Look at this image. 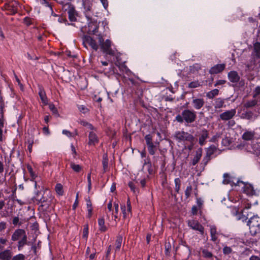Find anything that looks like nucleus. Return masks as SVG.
<instances>
[{
  "label": "nucleus",
  "mask_w": 260,
  "mask_h": 260,
  "mask_svg": "<svg viewBox=\"0 0 260 260\" xmlns=\"http://www.w3.org/2000/svg\"><path fill=\"white\" fill-rule=\"evenodd\" d=\"M197 118L195 111L193 110L185 109L182 111L181 114H178L176 116V120L180 123L184 121L188 123L193 122Z\"/></svg>",
  "instance_id": "f257e3e1"
},
{
  "label": "nucleus",
  "mask_w": 260,
  "mask_h": 260,
  "mask_svg": "<svg viewBox=\"0 0 260 260\" xmlns=\"http://www.w3.org/2000/svg\"><path fill=\"white\" fill-rule=\"evenodd\" d=\"M98 40L101 49L104 53L111 56L115 55V50L111 48L112 42L110 40L107 39L104 41L103 36L101 35H99Z\"/></svg>",
  "instance_id": "f03ea898"
},
{
  "label": "nucleus",
  "mask_w": 260,
  "mask_h": 260,
  "mask_svg": "<svg viewBox=\"0 0 260 260\" xmlns=\"http://www.w3.org/2000/svg\"><path fill=\"white\" fill-rule=\"evenodd\" d=\"M40 193V191H38L36 192L34 198L36 201L42 204V206H45L46 208H48L50 206L53 199L52 194L50 191H46L44 192L42 196L40 197L39 196Z\"/></svg>",
  "instance_id": "7ed1b4c3"
},
{
  "label": "nucleus",
  "mask_w": 260,
  "mask_h": 260,
  "mask_svg": "<svg viewBox=\"0 0 260 260\" xmlns=\"http://www.w3.org/2000/svg\"><path fill=\"white\" fill-rule=\"evenodd\" d=\"M250 232L252 235H255L260 233V218L257 216H253L248 221Z\"/></svg>",
  "instance_id": "20e7f679"
},
{
  "label": "nucleus",
  "mask_w": 260,
  "mask_h": 260,
  "mask_svg": "<svg viewBox=\"0 0 260 260\" xmlns=\"http://www.w3.org/2000/svg\"><path fill=\"white\" fill-rule=\"evenodd\" d=\"M174 137L179 142L184 141L192 142L194 140V137L192 135L183 131L176 132Z\"/></svg>",
  "instance_id": "39448f33"
},
{
  "label": "nucleus",
  "mask_w": 260,
  "mask_h": 260,
  "mask_svg": "<svg viewBox=\"0 0 260 260\" xmlns=\"http://www.w3.org/2000/svg\"><path fill=\"white\" fill-rule=\"evenodd\" d=\"M83 44L86 48L87 45H89L95 51H97L99 48L96 41L89 36H84L83 37Z\"/></svg>",
  "instance_id": "423d86ee"
},
{
  "label": "nucleus",
  "mask_w": 260,
  "mask_h": 260,
  "mask_svg": "<svg viewBox=\"0 0 260 260\" xmlns=\"http://www.w3.org/2000/svg\"><path fill=\"white\" fill-rule=\"evenodd\" d=\"M236 113L235 109L226 110L219 115V118L222 121H228L231 120L235 116Z\"/></svg>",
  "instance_id": "0eeeda50"
},
{
  "label": "nucleus",
  "mask_w": 260,
  "mask_h": 260,
  "mask_svg": "<svg viewBox=\"0 0 260 260\" xmlns=\"http://www.w3.org/2000/svg\"><path fill=\"white\" fill-rule=\"evenodd\" d=\"M188 226L192 229L198 231L202 235L204 233V228L201 225L198 220H190L188 221Z\"/></svg>",
  "instance_id": "6e6552de"
},
{
  "label": "nucleus",
  "mask_w": 260,
  "mask_h": 260,
  "mask_svg": "<svg viewBox=\"0 0 260 260\" xmlns=\"http://www.w3.org/2000/svg\"><path fill=\"white\" fill-rule=\"evenodd\" d=\"M68 7V13L69 15V19L71 21H75L76 20V16L77 13L75 10L74 6L71 3H68L66 5Z\"/></svg>",
  "instance_id": "1a4fd4ad"
},
{
  "label": "nucleus",
  "mask_w": 260,
  "mask_h": 260,
  "mask_svg": "<svg viewBox=\"0 0 260 260\" xmlns=\"http://www.w3.org/2000/svg\"><path fill=\"white\" fill-rule=\"evenodd\" d=\"M199 144L203 146L206 143V140L209 138V131L206 129H202L199 134Z\"/></svg>",
  "instance_id": "9d476101"
},
{
  "label": "nucleus",
  "mask_w": 260,
  "mask_h": 260,
  "mask_svg": "<svg viewBox=\"0 0 260 260\" xmlns=\"http://www.w3.org/2000/svg\"><path fill=\"white\" fill-rule=\"evenodd\" d=\"M205 102L203 99L192 98V104L196 110L201 109L204 105Z\"/></svg>",
  "instance_id": "9b49d317"
},
{
  "label": "nucleus",
  "mask_w": 260,
  "mask_h": 260,
  "mask_svg": "<svg viewBox=\"0 0 260 260\" xmlns=\"http://www.w3.org/2000/svg\"><path fill=\"white\" fill-rule=\"evenodd\" d=\"M225 67V64L224 63L216 64L210 69L209 73L211 74H216L219 73L224 70Z\"/></svg>",
  "instance_id": "f8f14e48"
},
{
  "label": "nucleus",
  "mask_w": 260,
  "mask_h": 260,
  "mask_svg": "<svg viewBox=\"0 0 260 260\" xmlns=\"http://www.w3.org/2000/svg\"><path fill=\"white\" fill-rule=\"evenodd\" d=\"M26 234L25 231L23 229L16 230L12 235V240L13 241H17L21 238Z\"/></svg>",
  "instance_id": "ddd939ff"
},
{
  "label": "nucleus",
  "mask_w": 260,
  "mask_h": 260,
  "mask_svg": "<svg viewBox=\"0 0 260 260\" xmlns=\"http://www.w3.org/2000/svg\"><path fill=\"white\" fill-rule=\"evenodd\" d=\"M12 256V251L10 249H6L0 253L1 260H10Z\"/></svg>",
  "instance_id": "4468645a"
},
{
  "label": "nucleus",
  "mask_w": 260,
  "mask_h": 260,
  "mask_svg": "<svg viewBox=\"0 0 260 260\" xmlns=\"http://www.w3.org/2000/svg\"><path fill=\"white\" fill-rule=\"evenodd\" d=\"M228 77L230 81L233 83H237L240 79L238 73L235 71L230 72L228 74Z\"/></svg>",
  "instance_id": "2eb2a0df"
},
{
  "label": "nucleus",
  "mask_w": 260,
  "mask_h": 260,
  "mask_svg": "<svg viewBox=\"0 0 260 260\" xmlns=\"http://www.w3.org/2000/svg\"><path fill=\"white\" fill-rule=\"evenodd\" d=\"M203 153V149L201 148H199L196 152V154L192 159V165L195 166L200 160Z\"/></svg>",
  "instance_id": "dca6fc26"
},
{
  "label": "nucleus",
  "mask_w": 260,
  "mask_h": 260,
  "mask_svg": "<svg viewBox=\"0 0 260 260\" xmlns=\"http://www.w3.org/2000/svg\"><path fill=\"white\" fill-rule=\"evenodd\" d=\"M255 135L254 131H246L242 135V138L245 141H251L254 139Z\"/></svg>",
  "instance_id": "f3484780"
},
{
  "label": "nucleus",
  "mask_w": 260,
  "mask_h": 260,
  "mask_svg": "<svg viewBox=\"0 0 260 260\" xmlns=\"http://www.w3.org/2000/svg\"><path fill=\"white\" fill-rule=\"evenodd\" d=\"M244 192L248 195L253 196L255 194V190L253 186L250 184H245L244 187Z\"/></svg>",
  "instance_id": "a211bd4d"
},
{
  "label": "nucleus",
  "mask_w": 260,
  "mask_h": 260,
  "mask_svg": "<svg viewBox=\"0 0 260 260\" xmlns=\"http://www.w3.org/2000/svg\"><path fill=\"white\" fill-rule=\"evenodd\" d=\"M224 99L219 98L214 100V103L213 104V105L214 106L215 109H220L222 107H225V106L224 105Z\"/></svg>",
  "instance_id": "6ab92c4d"
},
{
  "label": "nucleus",
  "mask_w": 260,
  "mask_h": 260,
  "mask_svg": "<svg viewBox=\"0 0 260 260\" xmlns=\"http://www.w3.org/2000/svg\"><path fill=\"white\" fill-rule=\"evenodd\" d=\"M39 94L42 103L45 105L48 104V100L46 92L42 86L39 87Z\"/></svg>",
  "instance_id": "aec40b11"
},
{
  "label": "nucleus",
  "mask_w": 260,
  "mask_h": 260,
  "mask_svg": "<svg viewBox=\"0 0 260 260\" xmlns=\"http://www.w3.org/2000/svg\"><path fill=\"white\" fill-rule=\"evenodd\" d=\"M89 145H95L99 141L96 135L93 132H91L89 135Z\"/></svg>",
  "instance_id": "412c9836"
},
{
  "label": "nucleus",
  "mask_w": 260,
  "mask_h": 260,
  "mask_svg": "<svg viewBox=\"0 0 260 260\" xmlns=\"http://www.w3.org/2000/svg\"><path fill=\"white\" fill-rule=\"evenodd\" d=\"M210 235L211 237V240L215 242L218 238V233L215 225H212L210 227Z\"/></svg>",
  "instance_id": "4be33fe9"
},
{
  "label": "nucleus",
  "mask_w": 260,
  "mask_h": 260,
  "mask_svg": "<svg viewBox=\"0 0 260 260\" xmlns=\"http://www.w3.org/2000/svg\"><path fill=\"white\" fill-rule=\"evenodd\" d=\"M88 33L89 34H95L99 28L96 23L91 22L88 24Z\"/></svg>",
  "instance_id": "5701e85b"
},
{
  "label": "nucleus",
  "mask_w": 260,
  "mask_h": 260,
  "mask_svg": "<svg viewBox=\"0 0 260 260\" xmlns=\"http://www.w3.org/2000/svg\"><path fill=\"white\" fill-rule=\"evenodd\" d=\"M98 224L99 225V230L102 232H105L107 230V228L105 225V220L103 217H101L98 220Z\"/></svg>",
  "instance_id": "b1692460"
},
{
  "label": "nucleus",
  "mask_w": 260,
  "mask_h": 260,
  "mask_svg": "<svg viewBox=\"0 0 260 260\" xmlns=\"http://www.w3.org/2000/svg\"><path fill=\"white\" fill-rule=\"evenodd\" d=\"M159 144V143H155V144L152 143L150 145H147L148 148V151L150 154L154 155L157 150V145Z\"/></svg>",
  "instance_id": "393cba45"
},
{
  "label": "nucleus",
  "mask_w": 260,
  "mask_h": 260,
  "mask_svg": "<svg viewBox=\"0 0 260 260\" xmlns=\"http://www.w3.org/2000/svg\"><path fill=\"white\" fill-rule=\"evenodd\" d=\"M102 164L103 171L104 172H106L107 171L108 167V158L107 154H104L103 156Z\"/></svg>",
  "instance_id": "a878e982"
},
{
  "label": "nucleus",
  "mask_w": 260,
  "mask_h": 260,
  "mask_svg": "<svg viewBox=\"0 0 260 260\" xmlns=\"http://www.w3.org/2000/svg\"><path fill=\"white\" fill-rule=\"evenodd\" d=\"M27 243V235L25 234L23 236L21 240L19 241L18 244V248L20 250Z\"/></svg>",
  "instance_id": "bb28decb"
},
{
  "label": "nucleus",
  "mask_w": 260,
  "mask_h": 260,
  "mask_svg": "<svg viewBox=\"0 0 260 260\" xmlns=\"http://www.w3.org/2000/svg\"><path fill=\"white\" fill-rule=\"evenodd\" d=\"M219 93V90L217 89H214L206 94V96L209 99H213L215 96L217 95Z\"/></svg>",
  "instance_id": "cd10ccee"
},
{
  "label": "nucleus",
  "mask_w": 260,
  "mask_h": 260,
  "mask_svg": "<svg viewBox=\"0 0 260 260\" xmlns=\"http://www.w3.org/2000/svg\"><path fill=\"white\" fill-rule=\"evenodd\" d=\"M217 150V147L215 145H211L207 149L206 154L211 156Z\"/></svg>",
  "instance_id": "c85d7f7f"
},
{
  "label": "nucleus",
  "mask_w": 260,
  "mask_h": 260,
  "mask_svg": "<svg viewBox=\"0 0 260 260\" xmlns=\"http://www.w3.org/2000/svg\"><path fill=\"white\" fill-rule=\"evenodd\" d=\"M257 101L256 100L247 101L244 104V107L246 108H250L256 105Z\"/></svg>",
  "instance_id": "c756f323"
},
{
  "label": "nucleus",
  "mask_w": 260,
  "mask_h": 260,
  "mask_svg": "<svg viewBox=\"0 0 260 260\" xmlns=\"http://www.w3.org/2000/svg\"><path fill=\"white\" fill-rule=\"evenodd\" d=\"M254 51L255 56L260 58V43L256 42L254 44Z\"/></svg>",
  "instance_id": "7c9ffc66"
},
{
  "label": "nucleus",
  "mask_w": 260,
  "mask_h": 260,
  "mask_svg": "<svg viewBox=\"0 0 260 260\" xmlns=\"http://www.w3.org/2000/svg\"><path fill=\"white\" fill-rule=\"evenodd\" d=\"M71 168L76 172L78 173L82 170V167L79 165L75 164L73 162H70Z\"/></svg>",
  "instance_id": "2f4dec72"
},
{
  "label": "nucleus",
  "mask_w": 260,
  "mask_h": 260,
  "mask_svg": "<svg viewBox=\"0 0 260 260\" xmlns=\"http://www.w3.org/2000/svg\"><path fill=\"white\" fill-rule=\"evenodd\" d=\"M122 242V237L121 236L117 237V239L115 242L116 250H119L121 247V243Z\"/></svg>",
  "instance_id": "473e14b6"
},
{
  "label": "nucleus",
  "mask_w": 260,
  "mask_h": 260,
  "mask_svg": "<svg viewBox=\"0 0 260 260\" xmlns=\"http://www.w3.org/2000/svg\"><path fill=\"white\" fill-rule=\"evenodd\" d=\"M175 189L177 193H179L180 189V186H181V180L179 178H175Z\"/></svg>",
  "instance_id": "72a5a7b5"
},
{
  "label": "nucleus",
  "mask_w": 260,
  "mask_h": 260,
  "mask_svg": "<svg viewBox=\"0 0 260 260\" xmlns=\"http://www.w3.org/2000/svg\"><path fill=\"white\" fill-rule=\"evenodd\" d=\"M55 191L56 193L59 196H62L63 194V187L61 184L58 183L56 185Z\"/></svg>",
  "instance_id": "f704fd0d"
},
{
  "label": "nucleus",
  "mask_w": 260,
  "mask_h": 260,
  "mask_svg": "<svg viewBox=\"0 0 260 260\" xmlns=\"http://www.w3.org/2000/svg\"><path fill=\"white\" fill-rule=\"evenodd\" d=\"M231 177L228 173H225L223 174V183L224 184H228L231 183Z\"/></svg>",
  "instance_id": "c9c22d12"
},
{
  "label": "nucleus",
  "mask_w": 260,
  "mask_h": 260,
  "mask_svg": "<svg viewBox=\"0 0 260 260\" xmlns=\"http://www.w3.org/2000/svg\"><path fill=\"white\" fill-rule=\"evenodd\" d=\"M200 86H201V84L198 80L191 82L188 84V87L190 88H197Z\"/></svg>",
  "instance_id": "e433bc0d"
},
{
  "label": "nucleus",
  "mask_w": 260,
  "mask_h": 260,
  "mask_svg": "<svg viewBox=\"0 0 260 260\" xmlns=\"http://www.w3.org/2000/svg\"><path fill=\"white\" fill-rule=\"evenodd\" d=\"M202 252L203 256L205 258H211L213 257L212 253L211 252H210L209 251H208L207 249H204L202 250Z\"/></svg>",
  "instance_id": "4c0bfd02"
},
{
  "label": "nucleus",
  "mask_w": 260,
  "mask_h": 260,
  "mask_svg": "<svg viewBox=\"0 0 260 260\" xmlns=\"http://www.w3.org/2000/svg\"><path fill=\"white\" fill-rule=\"evenodd\" d=\"M165 254L167 255H169L170 254V251H171V243L169 242H166L165 244Z\"/></svg>",
  "instance_id": "58836bf2"
},
{
  "label": "nucleus",
  "mask_w": 260,
  "mask_h": 260,
  "mask_svg": "<svg viewBox=\"0 0 260 260\" xmlns=\"http://www.w3.org/2000/svg\"><path fill=\"white\" fill-rule=\"evenodd\" d=\"M192 189V186L190 185H189L186 187L185 190V196L186 199H188L190 196Z\"/></svg>",
  "instance_id": "ea45409f"
},
{
  "label": "nucleus",
  "mask_w": 260,
  "mask_h": 260,
  "mask_svg": "<svg viewBox=\"0 0 260 260\" xmlns=\"http://www.w3.org/2000/svg\"><path fill=\"white\" fill-rule=\"evenodd\" d=\"M243 118L248 120H250L252 118L253 113L251 111H247L242 114Z\"/></svg>",
  "instance_id": "a19ab883"
},
{
  "label": "nucleus",
  "mask_w": 260,
  "mask_h": 260,
  "mask_svg": "<svg viewBox=\"0 0 260 260\" xmlns=\"http://www.w3.org/2000/svg\"><path fill=\"white\" fill-rule=\"evenodd\" d=\"M211 156L206 153V155L204 157L201 164H203L204 166H206L208 162L211 160Z\"/></svg>",
  "instance_id": "79ce46f5"
},
{
  "label": "nucleus",
  "mask_w": 260,
  "mask_h": 260,
  "mask_svg": "<svg viewBox=\"0 0 260 260\" xmlns=\"http://www.w3.org/2000/svg\"><path fill=\"white\" fill-rule=\"evenodd\" d=\"M190 71L194 73L197 72L201 69V66L199 64H194L192 66L190 67Z\"/></svg>",
  "instance_id": "37998d69"
},
{
  "label": "nucleus",
  "mask_w": 260,
  "mask_h": 260,
  "mask_svg": "<svg viewBox=\"0 0 260 260\" xmlns=\"http://www.w3.org/2000/svg\"><path fill=\"white\" fill-rule=\"evenodd\" d=\"M80 123L82 124L83 126L87 127V128H89L90 129H93V126L90 123L87 122V121L81 120Z\"/></svg>",
  "instance_id": "c03bdc74"
},
{
  "label": "nucleus",
  "mask_w": 260,
  "mask_h": 260,
  "mask_svg": "<svg viewBox=\"0 0 260 260\" xmlns=\"http://www.w3.org/2000/svg\"><path fill=\"white\" fill-rule=\"evenodd\" d=\"M88 224H85L84 225V228L83 230V237L87 239L88 237Z\"/></svg>",
  "instance_id": "a18cd8bd"
},
{
  "label": "nucleus",
  "mask_w": 260,
  "mask_h": 260,
  "mask_svg": "<svg viewBox=\"0 0 260 260\" xmlns=\"http://www.w3.org/2000/svg\"><path fill=\"white\" fill-rule=\"evenodd\" d=\"M221 134L220 133H216L215 135H214L210 140L211 142L215 143L216 142L218 139L220 138Z\"/></svg>",
  "instance_id": "49530a36"
},
{
  "label": "nucleus",
  "mask_w": 260,
  "mask_h": 260,
  "mask_svg": "<svg viewBox=\"0 0 260 260\" xmlns=\"http://www.w3.org/2000/svg\"><path fill=\"white\" fill-rule=\"evenodd\" d=\"M25 256L23 254H18L12 258V260H25Z\"/></svg>",
  "instance_id": "de8ad7c7"
},
{
  "label": "nucleus",
  "mask_w": 260,
  "mask_h": 260,
  "mask_svg": "<svg viewBox=\"0 0 260 260\" xmlns=\"http://www.w3.org/2000/svg\"><path fill=\"white\" fill-rule=\"evenodd\" d=\"M145 140L146 141V143L147 145H150L152 143V137L150 135H147L145 137Z\"/></svg>",
  "instance_id": "09e8293b"
},
{
  "label": "nucleus",
  "mask_w": 260,
  "mask_h": 260,
  "mask_svg": "<svg viewBox=\"0 0 260 260\" xmlns=\"http://www.w3.org/2000/svg\"><path fill=\"white\" fill-rule=\"evenodd\" d=\"M146 167L147 169V170L149 174H151L152 170L151 169V163L150 161H148L147 162H145L144 164L143 168Z\"/></svg>",
  "instance_id": "8fccbe9b"
},
{
  "label": "nucleus",
  "mask_w": 260,
  "mask_h": 260,
  "mask_svg": "<svg viewBox=\"0 0 260 260\" xmlns=\"http://www.w3.org/2000/svg\"><path fill=\"white\" fill-rule=\"evenodd\" d=\"M27 170H28V172L30 174V175L32 179H35L36 177L37 176L36 175V174L34 172L32 168H31V167L30 166H29V165H28L27 166Z\"/></svg>",
  "instance_id": "3c124183"
},
{
  "label": "nucleus",
  "mask_w": 260,
  "mask_h": 260,
  "mask_svg": "<svg viewBox=\"0 0 260 260\" xmlns=\"http://www.w3.org/2000/svg\"><path fill=\"white\" fill-rule=\"evenodd\" d=\"M232 252V249L230 247L225 246L223 248V253L224 254H229Z\"/></svg>",
  "instance_id": "603ef678"
},
{
  "label": "nucleus",
  "mask_w": 260,
  "mask_h": 260,
  "mask_svg": "<svg viewBox=\"0 0 260 260\" xmlns=\"http://www.w3.org/2000/svg\"><path fill=\"white\" fill-rule=\"evenodd\" d=\"M253 93V98H256V96L260 94V86H258L255 87Z\"/></svg>",
  "instance_id": "864d4df0"
},
{
  "label": "nucleus",
  "mask_w": 260,
  "mask_h": 260,
  "mask_svg": "<svg viewBox=\"0 0 260 260\" xmlns=\"http://www.w3.org/2000/svg\"><path fill=\"white\" fill-rule=\"evenodd\" d=\"M231 143V142L228 137H225V138L223 139L222 140V144L224 146H229Z\"/></svg>",
  "instance_id": "5fc2aeb1"
},
{
  "label": "nucleus",
  "mask_w": 260,
  "mask_h": 260,
  "mask_svg": "<svg viewBox=\"0 0 260 260\" xmlns=\"http://www.w3.org/2000/svg\"><path fill=\"white\" fill-rule=\"evenodd\" d=\"M114 208H115L114 217H115V218H117V217H118L117 214H118V203H116L115 202L114 203Z\"/></svg>",
  "instance_id": "6e6d98bb"
},
{
  "label": "nucleus",
  "mask_w": 260,
  "mask_h": 260,
  "mask_svg": "<svg viewBox=\"0 0 260 260\" xmlns=\"http://www.w3.org/2000/svg\"><path fill=\"white\" fill-rule=\"evenodd\" d=\"M49 107L50 110L53 113V114H57V110L56 109V108H55V107L54 106V105L50 104L49 106Z\"/></svg>",
  "instance_id": "4d7b16f0"
},
{
  "label": "nucleus",
  "mask_w": 260,
  "mask_h": 260,
  "mask_svg": "<svg viewBox=\"0 0 260 260\" xmlns=\"http://www.w3.org/2000/svg\"><path fill=\"white\" fill-rule=\"evenodd\" d=\"M79 111L84 113V114H85L88 111V110L87 108H86L85 106H81L79 107Z\"/></svg>",
  "instance_id": "13d9d810"
},
{
  "label": "nucleus",
  "mask_w": 260,
  "mask_h": 260,
  "mask_svg": "<svg viewBox=\"0 0 260 260\" xmlns=\"http://www.w3.org/2000/svg\"><path fill=\"white\" fill-rule=\"evenodd\" d=\"M128 186L130 187L131 190L134 193L136 192V188L133 182H129L128 184Z\"/></svg>",
  "instance_id": "bf43d9fd"
},
{
  "label": "nucleus",
  "mask_w": 260,
  "mask_h": 260,
  "mask_svg": "<svg viewBox=\"0 0 260 260\" xmlns=\"http://www.w3.org/2000/svg\"><path fill=\"white\" fill-rule=\"evenodd\" d=\"M87 180H88V189L90 190L91 187V174L89 173L87 176Z\"/></svg>",
  "instance_id": "052dcab7"
},
{
  "label": "nucleus",
  "mask_w": 260,
  "mask_h": 260,
  "mask_svg": "<svg viewBox=\"0 0 260 260\" xmlns=\"http://www.w3.org/2000/svg\"><path fill=\"white\" fill-rule=\"evenodd\" d=\"M6 228V223L5 222H0V232H3Z\"/></svg>",
  "instance_id": "680f3d73"
},
{
  "label": "nucleus",
  "mask_w": 260,
  "mask_h": 260,
  "mask_svg": "<svg viewBox=\"0 0 260 260\" xmlns=\"http://www.w3.org/2000/svg\"><path fill=\"white\" fill-rule=\"evenodd\" d=\"M62 134L66 135L69 137H73L72 134L70 132L66 129L62 131Z\"/></svg>",
  "instance_id": "e2e57ef3"
},
{
  "label": "nucleus",
  "mask_w": 260,
  "mask_h": 260,
  "mask_svg": "<svg viewBox=\"0 0 260 260\" xmlns=\"http://www.w3.org/2000/svg\"><path fill=\"white\" fill-rule=\"evenodd\" d=\"M197 203L199 207V208H201L203 204V201L202 200L201 198H197Z\"/></svg>",
  "instance_id": "0e129e2a"
},
{
  "label": "nucleus",
  "mask_w": 260,
  "mask_h": 260,
  "mask_svg": "<svg viewBox=\"0 0 260 260\" xmlns=\"http://www.w3.org/2000/svg\"><path fill=\"white\" fill-rule=\"evenodd\" d=\"M121 208L122 210L123 218H125L126 217V212L125 210V206L124 205L122 206Z\"/></svg>",
  "instance_id": "69168bd1"
},
{
  "label": "nucleus",
  "mask_w": 260,
  "mask_h": 260,
  "mask_svg": "<svg viewBox=\"0 0 260 260\" xmlns=\"http://www.w3.org/2000/svg\"><path fill=\"white\" fill-rule=\"evenodd\" d=\"M198 208L196 206H193L191 208V213L193 215H196L198 212Z\"/></svg>",
  "instance_id": "338daca9"
},
{
  "label": "nucleus",
  "mask_w": 260,
  "mask_h": 260,
  "mask_svg": "<svg viewBox=\"0 0 260 260\" xmlns=\"http://www.w3.org/2000/svg\"><path fill=\"white\" fill-rule=\"evenodd\" d=\"M19 219L18 217H15L13 219V224L15 225H17L18 223H19Z\"/></svg>",
  "instance_id": "774afa93"
}]
</instances>
